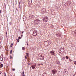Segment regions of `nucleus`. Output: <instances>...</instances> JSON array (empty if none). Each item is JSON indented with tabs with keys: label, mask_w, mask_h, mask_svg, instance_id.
I'll use <instances>...</instances> for the list:
<instances>
[{
	"label": "nucleus",
	"mask_w": 76,
	"mask_h": 76,
	"mask_svg": "<svg viewBox=\"0 0 76 76\" xmlns=\"http://www.w3.org/2000/svg\"><path fill=\"white\" fill-rule=\"evenodd\" d=\"M64 49L63 47L60 48V50H59V52L61 53H64Z\"/></svg>",
	"instance_id": "1"
},
{
	"label": "nucleus",
	"mask_w": 76,
	"mask_h": 76,
	"mask_svg": "<svg viewBox=\"0 0 76 76\" xmlns=\"http://www.w3.org/2000/svg\"><path fill=\"white\" fill-rule=\"evenodd\" d=\"M37 35V30H34L33 33V36L35 37V36H36Z\"/></svg>",
	"instance_id": "2"
},
{
	"label": "nucleus",
	"mask_w": 76,
	"mask_h": 76,
	"mask_svg": "<svg viewBox=\"0 0 76 76\" xmlns=\"http://www.w3.org/2000/svg\"><path fill=\"white\" fill-rule=\"evenodd\" d=\"M48 20V17H46L43 19V21L45 22H47Z\"/></svg>",
	"instance_id": "3"
},
{
	"label": "nucleus",
	"mask_w": 76,
	"mask_h": 76,
	"mask_svg": "<svg viewBox=\"0 0 76 76\" xmlns=\"http://www.w3.org/2000/svg\"><path fill=\"white\" fill-rule=\"evenodd\" d=\"M34 22L35 23H36L37 24H38V23H40V21L37 19L35 20Z\"/></svg>",
	"instance_id": "4"
},
{
	"label": "nucleus",
	"mask_w": 76,
	"mask_h": 76,
	"mask_svg": "<svg viewBox=\"0 0 76 76\" xmlns=\"http://www.w3.org/2000/svg\"><path fill=\"white\" fill-rule=\"evenodd\" d=\"M52 73L53 75H55L57 73V70L54 69L52 71Z\"/></svg>",
	"instance_id": "5"
},
{
	"label": "nucleus",
	"mask_w": 76,
	"mask_h": 76,
	"mask_svg": "<svg viewBox=\"0 0 76 76\" xmlns=\"http://www.w3.org/2000/svg\"><path fill=\"white\" fill-rule=\"evenodd\" d=\"M50 54L53 55V56H54L55 55V53H54V52L53 51H50Z\"/></svg>",
	"instance_id": "6"
},
{
	"label": "nucleus",
	"mask_w": 76,
	"mask_h": 76,
	"mask_svg": "<svg viewBox=\"0 0 76 76\" xmlns=\"http://www.w3.org/2000/svg\"><path fill=\"white\" fill-rule=\"evenodd\" d=\"M41 12H42V13H45V12H46V11L45 10V9L43 8L42 9Z\"/></svg>",
	"instance_id": "7"
},
{
	"label": "nucleus",
	"mask_w": 76,
	"mask_h": 76,
	"mask_svg": "<svg viewBox=\"0 0 76 76\" xmlns=\"http://www.w3.org/2000/svg\"><path fill=\"white\" fill-rule=\"evenodd\" d=\"M0 60H1V61H3V56L2 55H1L0 57Z\"/></svg>",
	"instance_id": "8"
},
{
	"label": "nucleus",
	"mask_w": 76,
	"mask_h": 76,
	"mask_svg": "<svg viewBox=\"0 0 76 76\" xmlns=\"http://www.w3.org/2000/svg\"><path fill=\"white\" fill-rule=\"evenodd\" d=\"M56 35L57 36V37H61V34L58 33H57L56 34Z\"/></svg>",
	"instance_id": "9"
},
{
	"label": "nucleus",
	"mask_w": 76,
	"mask_h": 76,
	"mask_svg": "<svg viewBox=\"0 0 76 76\" xmlns=\"http://www.w3.org/2000/svg\"><path fill=\"white\" fill-rule=\"evenodd\" d=\"M35 66H36V65H32L31 67H32V69H34L35 68Z\"/></svg>",
	"instance_id": "10"
},
{
	"label": "nucleus",
	"mask_w": 76,
	"mask_h": 76,
	"mask_svg": "<svg viewBox=\"0 0 76 76\" xmlns=\"http://www.w3.org/2000/svg\"><path fill=\"white\" fill-rule=\"evenodd\" d=\"M26 55H27V56H25V59H27V56H28V57H29V56L28 55V54L26 53Z\"/></svg>",
	"instance_id": "11"
},
{
	"label": "nucleus",
	"mask_w": 76,
	"mask_h": 76,
	"mask_svg": "<svg viewBox=\"0 0 76 76\" xmlns=\"http://www.w3.org/2000/svg\"><path fill=\"white\" fill-rule=\"evenodd\" d=\"M26 20V17H24L23 18V20L24 21H25Z\"/></svg>",
	"instance_id": "12"
},
{
	"label": "nucleus",
	"mask_w": 76,
	"mask_h": 76,
	"mask_svg": "<svg viewBox=\"0 0 76 76\" xmlns=\"http://www.w3.org/2000/svg\"><path fill=\"white\" fill-rule=\"evenodd\" d=\"M22 76H25V74H24V71H23L22 72Z\"/></svg>",
	"instance_id": "13"
},
{
	"label": "nucleus",
	"mask_w": 76,
	"mask_h": 76,
	"mask_svg": "<svg viewBox=\"0 0 76 76\" xmlns=\"http://www.w3.org/2000/svg\"><path fill=\"white\" fill-rule=\"evenodd\" d=\"M56 63L58 64H60V62L58 61H56Z\"/></svg>",
	"instance_id": "14"
},
{
	"label": "nucleus",
	"mask_w": 76,
	"mask_h": 76,
	"mask_svg": "<svg viewBox=\"0 0 76 76\" xmlns=\"http://www.w3.org/2000/svg\"><path fill=\"white\" fill-rule=\"evenodd\" d=\"M40 57H42V60H43V59H44V56H41Z\"/></svg>",
	"instance_id": "15"
},
{
	"label": "nucleus",
	"mask_w": 76,
	"mask_h": 76,
	"mask_svg": "<svg viewBox=\"0 0 76 76\" xmlns=\"http://www.w3.org/2000/svg\"><path fill=\"white\" fill-rule=\"evenodd\" d=\"M22 50H25V47H23L22 48Z\"/></svg>",
	"instance_id": "16"
},
{
	"label": "nucleus",
	"mask_w": 76,
	"mask_h": 76,
	"mask_svg": "<svg viewBox=\"0 0 76 76\" xmlns=\"http://www.w3.org/2000/svg\"><path fill=\"white\" fill-rule=\"evenodd\" d=\"M3 66V64H1L0 65V67H2Z\"/></svg>",
	"instance_id": "17"
},
{
	"label": "nucleus",
	"mask_w": 76,
	"mask_h": 76,
	"mask_svg": "<svg viewBox=\"0 0 76 76\" xmlns=\"http://www.w3.org/2000/svg\"><path fill=\"white\" fill-rule=\"evenodd\" d=\"M74 63L76 65V61H74Z\"/></svg>",
	"instance_id": "18"
},
{
	"label": "nucleus",
	"mask_w": 76,
	"mask_h": 76,
	"mask_svg": "<svg viewBox=\"0 0 76 76\" xmlns=\"http://www.w3.org/2000/svg\"><path fill=\"white\" fill-rule=\"evenodd\" d=\"M12 46H13V43H12L10 45V48H12Z\"/></svg>",
	"instance_id": "19"
},
{
	"label": "nucleus",
	"mask_w": 76,
	"mask_h": 76,
	"mask_svg": "<svg viewBox=\"0 0 76 76\" xmlns=\"http://www.w3.org/2000/svg\"><path fill=\"white\" fill-rule=\"evenodd\" d=\"M17 42H19V39H18L17 40Z\"/></svg>",
	"instance_id": "20"
},
{
	"label": "nucleus",
	"mask_w": 76,
	"mask_h": 76,
	"mask_svg": "<svg viewBox=\"0 0 76 76\" xmlns=\"http://www.w3.org/2000/svg\"><path fill=\"white\" fill-rule=\"evenodd\" d=\"M64 59H65V57H63L62 58V60H64Z\"/></svg>",
	"instance_id": "21"
},
{
	"label": "nucleus",
	"mask_w": 76,
	"mask_h": 76,
	"mask_svg": "<svg viewBox=\"0 0 76 76\" xmlns=\"http://www.w3.org/2000/svg\"><path fill=\"white\" fill-rule=\"evenodd\" d=\"M12 50H10V54H12Z\"/></svg>",
	"instance_id": "22"
},
{
	"label": "nucleus",
	"mask_w": 76,
	"mask_h": 76,
	"mask_svg": "<svg viewBox=\"0 0 76 76\" xmlns=\"http://www.w3.org/2000/svg\"><path fill=\"white\" fill-rule=\"evenodd\" d=\"M32 18H34V15H32Z\"/></svg>",
	"instance_id": "23"
},
{
	"label": "nucleus",
	"mask_w": 76,
	"mask_h": 76,
	"mask_svg": "<svg viewBox=\"0 0 76 76\" xmlns=\"http://www.w3.org/2000/svg\"><path fill=\"white\" fill-rule=\"evenodd\" d=\"M12 70L13 71H15V69H12Z\"/></svg>",
	"instance_id": "24"
},
{
	"label": "nucleus",
	"mask_w": 76,
	"mask_h": 76,
	"mask_svg": "<svg viewBox=\"0 0 76 76\" xmlns=\"http://www.w3.org/2000/svg\"><path fill=\"white\" fill-rule=\"evenodd\" d=\"M10 59H12V56H10Z\"/></svg>",
	"instance_id": "25"
},
{
	"label": "nucleus",
	"mask_w": 76,
	"mask_h": 76,
	"mask_svg": "<svg viewBox=\"0 0 76 76\" xmlns=\"http://www.w3.org/2000/svg\"><path fill=\"white\" fill-rule=\"evenodd\" d=\"M72 60L71 59H69V61H72Z\"/></svg>",
	"instance_id": "26"
},
{
	"label": "nucleus",
	"mask_w": 76,
	"mask_h": 76,
	"mask_svg": "<svg viewBox=\"0 0 76 76\" xmlns=\"http://www.w3.org/2000/svg\"><path fill=\"white\" fill-rule=\"evenodd\" d=\"M18 39H21V38L20 37H18Z\"/></svg>",
	"instance_id": "27"
},
{
	"label": "nucleus",
	"mask_w": 76,
	"mask_h": 76,
	"mask_svg": "<svg viewBox=\"0 0 76 76\" xmlns=\"http://www.w3.org/2000/svg\"><path fill=\"white\" fill-rule=\"evenodd\" d=\"M21 37H23V35L22 34Z\"/></svg>",
	"instance_id": "28"
},
{
	"label": "nucleus",
	"mask_w": 76,
	"mask_h": 76,
	"mask_svg": "<svg viewBox=\"0 0 76 76\" xmlns=\"http://www.w3.org/2000/svg\"><path fill=\"white\" fill-rule=\"evenodd\" d=\"M10 25H11V22H10Z\"/></svg>",
	"instance_id": "29"
},
{
	"label": "nucleus",
	"mask_w": 76,
	"mask_h": 76,
	"mask_svg": "<svg viewBox=\"0 0 76 76\" xmlns=\"http://www.w3.org/2000/svg\"><path fill=\"white\" fill-rule=\"evenodd\" d=\"M1 74V72L0 71V74Z\"/></svg>",
	"instance_id": "30"
},
{
	"label": "nucleus",
	"mask_w": 76,
	"mask_h": 76,
	"mask_svg": "<svg viewBox=\"0 0 76 76\" xmlns=\"http://www.w3.org/2000/svg\"><path fill=\"white\" fill-rule=\"evenodd\" d=\"M4 76H6V73H5V75H4Z\"/></svg>",
	"instance_id": "31"
},
{
	"label": "nucleus",
	"mask_w": 76,
	"mask_h": 76,
	"mask_svg": "<svg viewBox=\"0 0 76 76\" xmlns=\"http://www.w3.org/2000/svg\"><path fill=\"white\" fill-rule=\"evenodd\" d=\"M66 58H67V56H66Z\"/></svg>",
	"instance_id": "32"
},
{
	"label": "nucleus",
	"mask_w": 76,
	"mask_h": 76,
	"mask_svg": "<svg viewBox=\"0 0 76 76\" xmlns=\"http://www.w3.org/2000/svg\"><path fill=\"white\" fill-rule=\"evenodd\" d=\"M39 65H41V64H38Z\"/></svg>",
	"instance_id": "33"
},
{
	"label": "nucleus",
	"mask_w": 76,
	"mask_h": 76,
	"mask_svg": "<svg viewBox=\"0 0 76 76\" xmlns=\"http://www.w3.org/2000/svg\"><path fill=\"white\" fill-rule=\"evenodd\" d=\"M40 65H42V64H41Z\"/></svg>",
	"instance_id": "34"
},
{
	"label": "nucleus",
	"mask_w": 76,
	"mask_h": 76,
	"mask_svg": "<svg viewBox=\"0 0 76 76\" xmlns=\"http://www.w3.org/2000/svg\"><path fill=\"white\" fill-rule=\"evenodd\" d=\"M67 58H68V57H67Z\"/></svg>",
	"instance_id": "35"
},
{
	"label": "nucleus",
	"mask_w": 76,
	"mask_h": 76,
	"mask_svg": "<svg viewBox=\"0 0 76 76\" xmlns=\"http://www.w3.org/2000/svg\"><path fill=\"white\" fill-rule=\"evenodd\" d=\"M0 13H1V10H0Z\"/></svg>",
	"instance_id": "36"
},
{
	"label": "nucleus",
	"mask_w": 76,
	"mask_h": 76,
	"mask_svg": "<svg viewBox=\"0 0 76 76\" xmlns=\"http://www.w3.org/2000/svg\"><path fill=\"white\" fill-rule=\"evenodd\" d=\"M6 35H7V32L6 33Z\"/></svg>",
	"instance_id": "37"
},
{
	"label": "nucleus",
	"mask_w": 76,
	"mask_h": 76,
	"mask_svg": "<svg viewBox=\"0 0 76 76\" xmlns=\"http://www.w3.org/2000/svg\"><path fill=\"white\" fill-rule=\"evenodd\" d=\"M22 34H23V32H22Z\"/></svg>",
	"instance_id": "38"
},
{
	"label": "nucleus",
	"mask_w": 76,
	"mask_h": 76,
	"mask_svg": "<svg viewBox=\"0 0 76 76\" xmlns=\"http://www.w3.org/2000/svg\"><path fill=\"white\" fill-rule=\"evenodd\" d=\"M65 72H66V71H65Z\"/></svg>",
	"instance_id": "39"
},
{
	"label": "nucleus",
	"mask_w": 76,
	"mask_h": 76,
	"mask_svg": "<svg viewBox=\"0 0 76 76\" xmlns=\"http://www.w3.org/2000/svg\"><path fill=\"white\" fill-rule=\"evenodd\" d=\"M20 4V3H19V4Z\"/></svg>",
	"instance_id": "40"
}]
</instances>
